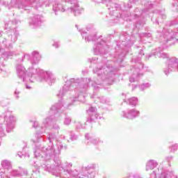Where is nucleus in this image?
<instances>
[{
	"label": "nucleus",
	"instance_id": "nucleus-56",
	"mask_svg": "<svg viewBox=\"0 0 178 178\" xmlns=\"http://www.w3.org/2000/svg\"><path fill=\"white\" fill-rule=\"evenodd\" d=\"M82 73H84V71H82Z\"/></svg>",
	"mask_w": 178,
	"mask_h": 178
},
{
	"label": "nucleus",
	"instance_id": "nucleus-30",
	"mask_svg": "<svg viewBox=\"0 0 178 178\" xmlns=\"http://www.w3.org/2000/svg\"><path fill=\"white\" fill-rule=\"evenodd\" d=\"M140 41H145L146 38H151L152 34L151 33H143L139 35Z\"/></svg>",
	"mask_w": 178,
	"mask_h": 178
},
{
	"label": "nucleus",
	"instance_id": "nucleus-34",
	"mask_svg": "<svg viewBox=\"0 0 178 178\" xmlns=\"http://www.w3.org/2000/svg\"><path fill=\"white\" fill-rule=\"evenodd\" d=\"M169 148H170V152H175L178 149V144L177 143L172 144L169 146Z\"/></svg>",
	"mask_w": 178,
	"mask_h": 178
},
{
	"label": "nucleus",
	"instance_id": "nucleus-20",
	"mask_svg": "<svg viewBox=\"0 0 178 178\" xmlns=\"http://www.w3.org/2000/svg\"><path fill=\"white\" fill-rule=\"evenodd\" d=\"M13 56H21V58L17 60V63L24 62L26 58H27L28 60L30 59V54H26L19 51H13Z\"/></svg>",
	"mask_w": 178,
	"mask_h": 178
},
{
	"label": "nucleus",
	"instance_id": "nucleus-57",
	"mask_svg": "<svg viewBox=\"0 0 178 178\" xmlns=\"http://www.w3.org/2000/svg\"><path fill=\"white\" fill-rule=\"evenodd\" d=\"M156 2H157V3H159V2H158V1H156Z\"/></svg>",
	"mask_w": 178,
	"mask_h": 178
},
{
	"label": "nucleus",
	"instance_id": "nucleus-24",
	"mask_svg": "<svg viewBox=\"0 0 178 178\" xmlns=\"http://www.w3.org/2000/svg\"><path fill=\"white\" fill-rule=\"evenodd\" d=\"M91 98H93L95 102H99L100 104H109V99H106L103 96H97V95L93 94Z\"/></svg>",
	"mask_w": 178,
	"mask_h": 178
},
{
	"label": "nucleus",
	"instance_id": "nucleus-38",
	"mask_svg": "<svg viewBox=\"0 0 178 178\" xmlns=\"http://www.w3.org/2000/svg\"><path fill=\"white\" fill-rule=\"evenodd\" d=\"M75 124H76V128L78 130H79L80 129H86V127L83 126V124L80 122H75Z\"/></svg>",
	"mask_w": 178,
	"mask_h": 178
},
{
	"label": "nucleus",
	"instance_id": "nucleus-45",
	"mask_svg": "<svg viewBox=\"0 0 178 178\" xmlns=\"http://www.w3.org/2000/svg\"><path fill=\"white\" fill-rule=\"evenodd\" d=\"M134 178H142L141 177L138 176V175H134Z\"/></svg>",
	"mask_w": 178,
	"mask_h": 178
},
{
	"label": "nucleus",
	"instance_id": "nucleus-31",
	"mask_svg": "<svg viewBox=\"0 0 178 178\" xmlns=\"http://www.w3.org/2000/svg\"><path fill=\"white\" fill-rule=\"evenodd\" d=\"M128 102L131 106H136L138 104V99L134 97L128 99Z\"/></svg>",
	"mask_w": 178,
	"mask_h": 178
},
{
	"label": "nucleus",
	"instance_id": "nucleus-6",
	"mask_svg": "<svg viewBox=\"0 0 178 178\" xmlns=\"http://www.w3.org/2000/svg\"><path fill=\"white\" fill-rule=\"evenodd\" d=\"M133 3H136L137 0H133ZM143 3H144L145 9L140 10L138 8H136L134 13L131 14L129 12V9H127V12L125 15L126 17H127V22H131L134 19L138 20L136 24V28L140 29V26H143L144 22H145L144 19L147 16H149V9H152V8H155L156 6V2H152L149 0H143Z\"/></svg>",
	"mask_w": 178,
	"mask_h": 178
},
{
	"label": "nucleus",
	"instance_id": "nucleus-27",
	"mask_svg": "<svg viewBox=\"0 0 178 178\" xmlns=\"http://www.w3.org/2000/svg\"><path fill=\"white\" fill-rule=\"evenodd\" d=\"M98 119H104L99 114L95 113V114H89V117L88 118L87 122L90 123H92L95 122V120H98Z\"/></svg>",
	"mask_w": 178,
	"mask_h": 178
},
{
	"label": "nucleus",
	"instance_id": "nucleus-50",
	"mask_svg": "<svg viewBox=\"0 0 178 178\" xmlns=\"http://www.w3.org/2000/svg\"><path fill=\"white\" fill-rule=\"evenodd\" d=\"M139 48H141V47H140V46H136V49H139Z\"/></svg>",
	"mask_w": 178,
	"mask_h": 178
},
{
	"label": "nucleus",
	"instance_id": "nucleus-8",
	"mask_svg": "<svg viewBox=\"0 0 178 178\" xmlns=\"http://www.w3.org/2000/svg\"><path fill=\"white\" fill-rule=\"evenodd\" d=\"M20 23V20L14 19L13 21H8L5 24V29L7 31L8 38H5L3 40L1 47L7 48V49H12L13 48L12 44L16 42L17 37H19L17 26H19Z\"/></svg>",
	"mask_w": 178,
	"mask_h": 178
},
{
	"label": "nucleus",
	"instance_id": "nucleus-17",
	"mask_svg": "<svg viewBox=\"0 0 178 178\" xmlns=\"http://www.w3.org/2000/svg\"><path fill=\"white\" fill-rule=\"evenodd\" d=\"M156 16H159L157 19H155V23L156 24H159L160 23H162V21H161V19H166V15H165V11L162 10H155L153 12V17L151 18L152 21H154V17H156Z\"/></svg>",
	"mask_w": 178,
	"mask_h": 178
},
{
	"label": "nucleus",
	"instance_id": "nucleus-55",
	"mask_svg": "<svg viewBox=\"0 0 178 178\" xmlns=\"http://www.w3.org/2000/svg\"><path fill=\"white\" fill-rule=\"evenodd\" d=\"M1 51H2V48L0 47V52H1Z\"/></svg>",
	"mask_w": 178,
	"mask_h": 178
},
{
	"label": "nucleus",
	"instance_id": "nucleus-39",
	"mask_svg": "<svg viewBox=\"0 0 178 178\" xmlns=\"http://www.w3.org/2000/svg\"><path fill=\"white\" fill-rule=\"evenodd\" d=\"M31 123L33 127V129H38V126H40V124L38 121H31Z\"/></svg>",
	"mask_w": 178,
	"mask_h": 178
},
{
	"label": "nucleus",
	"instance_id": "nucleus-14",
	"mask_svg": "<svg viewBox=\"0 0 178 178\" xmlns=\"http://www.w3.org/2000/svg\"><path fill=\"white\" fill-rule=\"evenodd\" d=\"M42 23H44V16L37 14H35L33 17L31 18V21L29 22L31 29H37L40 27Z\"/></svg>",
	"mask_w": 178,
	"mask_h": 178
},
{
	"label": "nucleus",
	"instance_id": "nucleus-51",
	"mask_svg": "<svg viewBox=\"0 0 178 178\" xmlns=\"http://www.w3.org/2000/svg\"><path fill=\"white\" fill-rule=\"evenodd\" d=\"M4 178H10V177L9 176H8V175H6Z\"/></svg>",
	"mask_w": 178,
	"mask_h": 178
},
{
	"label": "nucleus",
	"instance_id": "nucleus-53",
	"mask_svg": "<svg viewBox=\"0 0 178 178\" xmlns=\"http://www.w3.org/2000/svg\"><path fill=\"white\" fill-rule=\"evenodd\" d=\"M24 175H27V172H24Z\"/></svg>",
	"mask_w": 178,
	"mask_h": 178
},
{
	"label": "nucleus",
	"instance_id": "nucleus-22",
	"mask_svg": "<svg viewBox=\"0 0 178 178\" xmlns=\"http://www.w3.org/2000/svg\"><path fill=\"white\" fill-rule=\"evenodd\" d=\"M79 4L78 6L76 7V6H71L70 8H67L65 11L69 12L70 13H74V16H79V15H81V10L79 8Z\"/></svg>",
	"mask_w": 178,
	"mask_h": 178
},
{
	"label": "nucleus",
	"instance_id": "nucleus-11",
	"mask_svg": "<svg viewBox=\"0 0 178 178\" xmlns=\"http://www.w3.org/2000/svg\"><path fill=\"white\" fill-rule=\"evenodd\" d=\"M66 2L70 3L71 6H79V3L77 0H65V1L63 0H58L53 5V11L55 13L56 16H58V12H66L67 8H66Z\"/></svg>",
	"mask_w": 178,
	"mask_h": 178
},
{
	"label": "nucleus",
	"instance_id": "nucleus-52",
	"mask_svg": "<svg viewBox=\"0 0 178 178\" xmlns=\"http://www.w3.org/2000/svg\"><path fill=\"white\" fill-rule=\"evenodd\" d=\"M157 33H159V34H161V33H162V31H158Z\"/></svg>",
	"mask_w": 178,
	"mask_h": 178
},
{
	"label": "nucleus",
	"instance_id": "nucleus-32",
	"mask_svg": "<svg viewBox=\"0 0 178 178\" xmlns=\"http://www.w3.org/2000/svg\"><path fill=\"white\" fill-rule=\"evenodd\" d=\"M70 123H72V117L66 115L63 121V124L65 126H70Z\"/></svg>",
	"mask_w": 178,
	"mask_h": 178
},
{
	"label": "nucleus",
	"instance_id": "nucleus-37",
	"mask_svg": "<svg viewBox=\"0 0 178 178\" xmlns=\"http://www.w3.org/2000/svg\"><path fill=\"white\" fill-rule=\"evenodd\" d=\"M20 89L19 88H16L15 92H14V95L15 97V99H19V98L20 97L19 95H20Z\"/></svg>",
	"mask_w": 178,
	"mask_h": 178
},
{
	"label": "nucleus",
	"instance_id": "nucleus-13",
	"mask_svg": "<svg viewBox=\"0 0 178 178\" xmlns=\"http://www.w3.org/2000/svg\"><path fill=\"white\" fill-rule=\"evenodd\" d=\"M13 56V51H4L1 54L0 57V74L3 76V77H8L9 75V72L7 71L6 68H5V64L2 63V59L6 60V59H9Z\"/></svg>",
	"mask_w": 178,
	"mask_h": 178
},
{
	"label": "nucleus",
	"instance_id": "nucleus-44",
	"mask_svg": "<svg viewBox=\"0 0 178 178\" xmlns=\"http://www.w3.org/2000/svg\"><path fill=\"white\" fill-rule=\"evenodd\" d=\"M26 88L27 90H31V86H29V85H26Z\"/></svg>",
	"mask_w": 178,
	"mask_h": 178
},
{
	"label": "nucleus",
	"instance_id": "nucleus-28",
	"mask_svg": "<svg viewBox=\"0 0 178 178\" xmlns=\"http://www.w3.org/2000/svg\"><path fill=\"white\" fill-rule=\"evenodd\" d=\"M161 178H178V175L175 173V171L167 172L163 173Z\"/></svg>",
	"mask_w": 178,
	"mask_h": 178
},
{
	"label": "nucleus",
	"instance_id": "nucleus-49",
	"mask_svg": "<svg viewBox=\"0 0 178 178\" xmlns=\"http://www.w3.org/2000/svg\"><path fill=\"white\" fill-rule=\"evenodd\" d=\"M2 34H3V32L0 31V37H1V35H2Z\"/></svg>",
	"mask_w": 178,
	"mask_h": 178
},
{
	"label": "nucleus",
	"instance_id": "nucleus-15",
	"mask_svg": "<svg viewBox=\"0 0 178 178\" xmlns=\"http://www.w3.org/2000/svg\"><path fill=\"white\" fill-rule=\"evenodd\" d=\"M166 48V47H159L146 57L147 59L152 58V56H156V58H162V59H168L169 58V54L163 53L162 51Z\"/></svg>",
	"mask_w": 178,
	"mask_h": 178
},
{
	"label": "nucleus",
	"instance_id": "nucleus-4",
	"mask_svg": "<svg viewBox=\"0 0 178 178\" xmlns=\"http://www.w3.org/2000/svg\"><path fill=\"white\" fill-rule=\"evenodd\" d=\"M86 30L79 29V31L81 33L83 38H85V41L87 42H90L91 41H95L93 46V54L94 55H106L112 49V47L109 42H106L105 40H102L99 38H97V35L95 33L91 35L88 34H91V33H94L95 31V29H94V24H89L86 26Z\"/></svg>",
	"mask_w": 178,
	"mask_h": 178
},
{
	"label": "nucleus",
	"instance_id": "nucleus-42",
	"mask_svg": "<svg viewBox=\"0 0 178 178\" xmlns=\"http://www.w3.org/2000/svg\"><path fill=\"white\" fill-rule=\"evenodd\" d=\"M167 161H171V159H173V156H170L166 158Z\"/></svg>",
	"mask_w": 178,
	"mask_h": 178
},
{
	"label": "nucleus",
	"instance_id": "nucleus-16",
	"mask_svg": "<svg viewBox=\"0 0 178 178\" xmlns=\"http://www.w3.org/2000/svg\"><path fill=\"white\" fill-rule=\"evenodd\" d=\"M140 115V111L136 109L128 110L127 111H122L121 113V116L125 118L126 119H136L137 116Z\"/></svg>",
	"mask_w": 178,
	"mask_h": 178
},
{
	"label": "nucleus",
	"instance_id": "nucleus-5",
	"mask_svg": "<svg viewBox=\"0 0 178 178\" xmlns=\"http://www.w3.org/2000/svg\"><path fill=\"white\" fill-rule=\"evenodd\" d=\"M0 5L8 8V9H12V8H17L22 9L26 13H30L31 9H40L42 6L47 7L49 6V2L41 3L40 0H10L6 1V0H0Z\"/></svg>",
	"mask_w": 178,
	"mask_h": 178
},
{
	"label": "nucleus",
	"instance_id": "nucleus-25",
	"mask_svg": "<svg viewBox=\"0 0 178 178\" xmlns=\"http://www.w3.org/2000/svg\"><path fill=\"white\" fill-rule=\"evenodd\" d=\"M1 165L5 170H7V172H11L12 171V163L9 160H3L1 163Z\"/></svg>",
	"mask_w": 178,
	"mask_h": 178
},
{
	"label": "nucleus",
	"instance_id": "nucleus-36",
	"mask_svg": "<svg viewBox=\"0 0 178 178\" xmlns=\"http://www.w3.org/2000/svg\"><path fill=\"white\" fill-rule=\"evenodd\" d=\"M88 115H95V113H97V108L95 107H90L88 111Z\"/></svg>",
	"mask_w": 178,
	"mask_h": 178
},
{
	"label": "nucleus",
	"instance_id": "nucleus-43",
	"mask_svg": "<svg viewBox=\"0 0 178 178\" xmlns=\"http://www.w3.org/2000/svg\"><path fill=\"white\" fill-rule=\"evenodd\" d=\"M17 155L19 158H23V156H24V154H19V153H18Z\"/></svg>",
	"mask_w": 178,
	"mask_h": 178
},
{
	"label": "nucleus",
	"instance_id": "nucleus-58",
	"mask_svg": "<svg viewBox=\"0 0 178 178\" xmlns=\"http://www.w3.org/2000/svg\"><path fill=\"white\" fill-rule=\"evenodd\" d=\"M63 138L65 139V136H63Z\"/></svg>",
	"mask_w": 178,
	"mask_h": 178
},
{
	"label": "nucleus",
	"instance_id": "nucleus-7",
	"mask_svg": "<svg viewBox=\"0 0 178 178\" xmlns=\"http://www.w3.org/2000/svg\"><path fill=\"white\" fill-rule=\"evenodd\" d=\"M129 1L127 5L124 4V9H122V6L113 0H102V3L107 6L110 16H113L114 19L121 17V19L127 22L129 20L126 17V14L128 13L127 9H131L133 7L131 0Z\"/></svg>",
	"mask_w": 178,
	"mask_h": 178
},
{
	"label": "nucleus",
	"instance_id": "nucleus-9",
	"mask_svg": "<svg viewBox=\"0 0 178 178\" xmlns=\"http://www.w3.org/2000/svg\"><path fill=\"white\" fill-rule=\"evenodd\" d=\"M121 44L117 43L116 52L114 58L118 63H122L123 62V58L126 56L127 54V49L130 48L134 44L136 41V36L132 35L131 36L127 34V32H124L122 35L120 37Z\"/></svg>",
	"mask_w": 178,
	"mask_h": 178
},
{
	"label": "nucleus",
	"instance_id": "nucleus-2",
	"mask_svg": "<svg viewBox=\"0 0 178 178\" xmlns=\"http://www.w3.org/2000/svg\"><path fill=\"white\" fill-rule=\"evenodd\" d=\"M47 140L49 143L48 147L39 145L35 148V158L42 160L34 163L32 177H40L41 173L44 171L60 178H95V164L82 168L80 174L76 170L63 168L59 157L63 144L58 140L56 134L52 132L47 134Z\"/></svg>",
	"mask_w": 178,
	"mask_h": 178
},
{
	"label": "nucleus",
	"instance_id": "nucleus-12",
	"mask_svg": "<svg viewBox=\"0 0 178 178\" xmlns=\"http://www.w3.org/2000/svg\"><path fill=\"white\" fill-rule=\"evenodd\" d=\"M4 119L5 126L8 133H10L15 129V123H16V118L11 111H7L2 115Z\"/></svg>",
	"mask_w": 178,
	"mask_h": 178
},
{
	"label": "nucleus",
	"instance_id": "nucleus-10",
	"mask_svg": "<svg viewBox=\"0 0 178 178\" xmlns=\"http://www.w3.org/2000/svg\"><path fill=\"white\" fill-rule=\"evenodd\" d=\"M144 55V50L143 49H140V51L138 52V57H133L131 61L134 63H136L135 66H132L131 68V72L132 75L129 77L130 83H136V81H138V79L143 76L141 74V70L144 69V64L141 63V56Z\"/></svg>",
	"mask_w": 178,
	"mask_h": 178
},
{
	"label": "nucleus",
	"instance_id": "nucleus-3",
	"mask_svg": "<svg viewBox=\"0 0 178 178\" xmlns=\"http://www.w3.org/2000/svg\"><path fill=\"white\" fill-rule=\"evenodd\" d=\"M19 63H17L16 65L17 74L24 83L29 81L30 83L40 81L41 83H48L49 86H52L56 80L55 75L51 71L35 68L33 65L29 67L27 71L23 65Z\"/></svg>",
	"mask_w": 178,
	"mask_h": 178
},
{
	"label": "nucleus",
	"instance_id": "nucleus-48",
	"mask_svg": "<svg viewBox=\"0 0 178 178\" xmlns=\"http://www.w3.org/2000/svg\"><path fill=\"white\" fill-rule=\"evenodd\" d=\"M25 156H27L28 158H29L30 157V154H26V155H25Z\"/></svg>",
	"mask_w": 178,
	"mask_h": 178
},
{
	"label": "nucleus",
	"instance_id": "nucleus-47",
	"mask_svg": "<svg viewBox=\"0 0 178 178\" xmlns=\"http://www.w3.org/2000/svg\"><path fill=\"white\" fill-rule=\"evenodd\" d=\"M92 1H94L95 2H96V3H99V1H98V0H92Z\"/></svg>",
	"mask_w": 178,
	"mask_h": 178
},
{
	"label": "nucleus",
	"instance_id": "nucleus-19",
	"mask_svg": "<svg viewBox=\"0 0 178 178\" xmlns=\"http://www.w3.org/2000/svg\"><path fill=\"white\" fill-rule=\"evenodd\" d=\"M168 172H173V170H164L160 167L150 174V178H156L157 176H159V178H161L163 173H168Z\"/></svg>",
	"mask_w": 178,
	"mask_h": 178
},
{
	"label": "nucleus",
	"instance_id": "nucleus-46",
	"mask_svg": "<svg viewBox=\"0 0 178 178\" xmlns=\"http://www.w3.org/2000/svg\"><path fill=\"white\" fill-rule=\"evenodd\" d=\"M68 166H70V168H72V166H73V164H72V163H68Z\"/></svg>",
	"mask_w": 178,
	"mask_h": 178
},
{
	"label": "nucleus",
	"instance_id": "nucleus-1",
	"mask_svg": "<svg viewBox=\"0 0 178 178\" xmlns=\"http://www.w3.org/2000/svg\"><path fill=\"white\" fill-rule=\"evenodd\" d=\"M118 70H119V67L115 66V63L108 60L104 66L93 70V73H96L98 76L97 81L95 79L92 80L91 78H72L67 81L56 95L58 98H63L67 94H72V97L69 99L70 102L66 105L65 101L60 100L50 108L49 112L50 115L43 119L40 131L35 133L31 138L32 143L38 144V143L45 141L42 134L46 133L48 127H51L53 130H60V127L56 123L58 122V119H56L58 113L62 115L65 112V109H67L69 106L74 105L76 101L84 102L86 99L84 93L90 88V84L96 91L99 90V86L103 83L108 85L112 84L115 81V76H116Z\"/></svg>",
	"mask_w": 178,
	"mask_h": 178
},
{
	"label": "nucleus",
	"instance_id": "nucleus-23",
	"mask_svg": "<svg viewBox=\"0 0 178 178\" xmlns=\"http://www.w3.org/2000/svg\"><path fill=\"white\" fill-rule=\"evenodd\" d=\"M85 138H86V140H88V141L91 143V144H93L94 145H97V144H100V143H102L99 138L91 136L88 134H86Z\"/></svg>",
	"mask_w": 178,
	"mask_h": 178
},
{
	"label": "nucleus",
	"instance_id": "nucleus-26",
	"mask_svg": "<svg viewBox=\"0 0 178 178\" xmlns=\"http://www.w3.org/2000/svg\"><path fill=\"white\" fill-rule=\"evenodd\" d=\"M138 87L139 90L140 91H145V90H148V88H151V83H143L141 85H136L133 86L132 90H136Z\"/></svg>",
	"mask_w": 178,
	"mask_h": 178
},
{
	"label": "nucleus",
	"instance_id": "nucleus-41",
	"mask_svg": "<svg viewBox=\"0 0 178 178\" xmlns=\"http://www.w3.org/2000/svg\"><path fill=\"white\" fill-rule=\"evenodd\" d=\"M53 47H54V48H59V47H60V43H59V42H54Z\"/></svg>",
	"mask_w": 178,
	"mask_h": 178
},
{
	"label": "nucleus",
	"instance_id": "nucleus-33",
	"mask_svg": "<svg viewBox=\"0 0 178 178\" xmlns=\"http://www.w3.org/2000/svg\"><path fill=\"white\" fill-rule=\"evenodd\" d=\"M172 6L173 12H178V0H174Z\"/></svg>",
	"mask_w": 178,
	"mask_h": 178
},
{
	"label": "nucleus",
	"instance_id": "nucleus-40",
	"mask_svg": "<svg viewBox=\"0 0 178 178\" xmlns=\"http://www.w3.org/2000/svg\"><path fill=\"white\" fill-rule=\"evenodd\" d=\"M89 60L90 63H97V60H98V58L95 57L93 58H89Z\"/></svg>",
	"mask_w": 178,
	"mask_h": 178
},
{
	"label": "nucleus",
	"instance_id": "nucleus-54",
	"mask_svg": "<svg viewBox=\"0 0 178 178\" xmlns=\"http://www.w3.org/2000/svg\"><path fill=\"white\" fill-rule=\"evenodd\" d=\"M76 29L79 30V26H78L77 25H76Z\"/></svg>",
	"mask_w": 178,
	"mask_h": 178
},
{
	"label": "nucleus",
	"instance_id": "nucleus-18",
	"mask_svg": "<svg viewBox=\"0 0 178 178\" xmlns=\"http://www.w3.org/2000/svg\"><path fill=\"white\" fill-rule=\"evenodd\" d=\"M31 63L32 65H38L42 59V56L38 51H33L31 53Z\"/></svg>",
	"mask_w": 178,
	"mask_h": 178
},
{
	"label": "nucleus",
	"instance_id": "nucleus-35",
	"mask_svg": "<svg viewBox=\"0 0 178 178\" xmlns=\"http://www.w3.org/2000/svg\"><path fill=\"white\" fill-rule=\"evenodd\" d=\"M70 138L71 140V141H76V140H77V138H79V136H77V135H76L74 133H73V131H70Z\"/></svg>",
	"mask_w": 178,
	"mask_h": 178
},
{
	"label": "nucleus",
	"instance_id": "nucleus-21",
	"mask_svg": "<svg viewBox=\"0 0 178 178\" xmlns=\"http://www.w3.org/2000/svg\"><path fill=\"white\" fill-rule=\"evenodd\" d=\"M158 161L155 160L150 159L147 161L145 165V170L148 172V170H154L156 166H158Z\"/></svg>",
	"mask_w": 178,
	"mask_h": 178
},
{
	"label": "nucleus",
	"instance_id": "nucleus-29",
	"mask_svg": "<svg viewBox=\"0 0 178 178\" xmlns=\"http://www.w3.org/2000/svg\"><path fill=\"white\" fill-rule=\"evenodd\" d=\"M8 173L11 175L13 177H22V172H19L17 170H13L11 168V171H9Z\"/></svg>",
	"mask_w": 178,
	"mask_h": 178
}]
</instances>
